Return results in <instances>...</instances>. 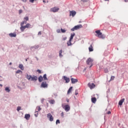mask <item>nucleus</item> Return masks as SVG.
<instances>
[{
	"label": "nucleus",
	"mask_w": 128,
	"mask_h": 128,
	"mask_svg": "<svg viewBox=\"0 0 128 128\" xmlns=\"http://www.w3.org/2000/svg\"><path fill=\"white\" fill-rule=\"evenodd\" d=\"M24 20H24L20 24L21 26L20 28V29L22 30V32L24 31V30L26 28H32V25L30 24H29V23L26 24V22L28 21V20H29L28 17L25 16L24 18ZM24 24H26V26H24Z\"/></svg>",
	"instance_id": "f257e3e1"
},
{
	"label": "nucleus",
	"mask_w": 128,
	"mask_h": 128,
	"mask_svg": "<svg viewBox=\"0 0 128 128\" xmlns=\"http://www.w3.org/2000/svg\"><path fill=\"white\" fill-rule=\"evenodd\" d=\"M27 79H28L29 80H31V81H36L38 80V77L37 76H34V75L32 77V76H30V75H27V77H26Z\"/></svg>",
	"instance_id": "f03ea898"
},
{
	"label": "nucleus",
	"mask_w": 128,
	"mask_h": 128,
	"mask_svg": "<svg viewBox=\"0 0 128 128\" xmlns=\"http://www.w3.org/2000/svg\"><path fill=\"white\" fill-rule=\"evenodd\" d=\"M96 32L97 34V36L99 38H104L105 36L104 34H102V33L100 32V30H97L96 31Z\"/></svg>",
	"instance_id": "7ed1b4c3"
},
{
	"label": "nucleus",
	"mask_w": 128,
	"mask_h": 128,
	"mask_svg": "<svg viewBox=\"0 0 128 128\" xmlns=\"http://www.w3.org/2000/svg\"><path fill=\"white\" fill-rule=\"evenodd\" d=\"M82 28V24H78L77 26H74L73 28H71L72 32H74L75 30H80Z\"/></svg>",
	"instance_id": "20e7f679"
},
{
	"label": "nucleus",
	"mask_w": 128,
	"mask_h": 128,
	"mask_svg": "<svg viewBox=\"0 0 128 128\" xmlns=\"http://www.w3.org/2000/svg\"><path fill=\"white\" fill-rule=\"evenodd\" d=\"M93 62H94V60L91 58H89L86 60L87 64L90 65V68H92V66H93V64H92Z\"/></svg>",
	"instance_id": "39448f33"
},
{
	"label": "nucleus",
	"mask_w": 128,
	"mask_h": 128,
	"mask_svg": "<svg viewBox=\"0 0 128 128\" xmlns=\"http://www.w3.org/2000/svg\"><path fill=\"white\" fill-rule=\"evenodd\" d=\"M62 107L66 112H68L70 109V106H69L68 105H65L64 106V104H62Z\"/></svg>",
	"instance_id": "423d86ee"
},
{
	"label": "nucleus",
	"mask_w": 128,
	"mask_h": 128,
	"mask_svg": "<svg viewBox=\"0 0 128 128\" xmlns=\"http://www.w3.org/2000/svg\"><path fill=\"white\" fill-rule=\"evenodd\" d=\"M60 8H58L54 6L50 9V12H58Z\"/></svg>",
	"instance_id": "0eeeda50"
},
{
	"label": "nucleus",
	"mask_w": 128,
	"mask_h": 128,
	"mask_svg": "<svg viewBox=\"0 0 128 128\" xmlns=\"http://www.w3.org/2000/svg\"><path fill=\"white\" fill-rule=\"evenodd\" d=\"M76 14V12L75 10H70V16H72V18H74Z\"/></svg>",
	"instance_id": "6e6552de"
},
{
	"label": "nucleus",
	"mask_w": 128,
	"mask_h": 128,
	"mask_svg": "<svg viewBox=\"0 0 128 128\" xmlns=\"http://www.w3.org/2000/svg\"><path fill=\"white\" fill-rule=\"evenodd\" d=\"M48 86V84H47L46 82H42V83L41 88H46Z\"/></svg>",
	"instance_id": "1a4fd4ad"
},
{
	"label": "nucleus",
	"mask_w": 128,
	"mask_h": 128,
	"mask_svg": "<svg viewBox=\"0 0 128 128\" xmlns=\"http://www.w3.org/2000/svg\"><path fill=\"white\" fill-rule=\"evenodd\" d=\"M88 86L90 89H92L95 88L96 85L94 83H89Z\"/></svg>",
	"instance_id": "9d476101"
},
{
	"label": "nucleus",
	"mask_w": 128,
	"mask_h": 128,
	"mask_svg": "<svg viewBox=\"0 0 128 128\" xmlns=\"http://www.w3.org/2000/svg\"><path fill=\"white\" fill-rule=\"evenodd\" d=\"M63 79L66 81V83L68 84L70 82V80L66 76H64Z\"/></svg>",
	"instance_id": "9b49d317"
},
{
	"label": "nucleus",
	"mask_w": 128,
	"mask_h": 128,
	"mask_svg": "<svg viewBox=\"0 0 128 128\" xmlns=\"http://www.w3.org/2000/svg\"><path fill=\"white\" fill-rule=\"evenodd\" d=\"M48 118H49L50 122H52L54 120V118L50 114H48Z\"/></svg>",
	"instance_id": "f8f14e48"
},
{
	"label": "nucleus",
	"mask_w": 128,
	"mask_h": 128,
	"mask_svg": "<svg viewBox=\"0 0 128 128\" xmlns=\"http://www.w3.org/2000/svg\"><path fill=\"white\" fill-rule=\"evenodd\" d=\"M93 47H94V44L92 43L90 44V46L88 48L90 52H92L94 51V48Z\"/></svg>",
	"instance_id": "ddd939ff"
},
{
	"label": "nucleus",
	"mask_w": 128,
	"mask_h": 128,
	"mask_svg": "<svg viewBox=\"0 0 128 128\" xmlns=\"http://www.w3.org/2000/svg\"><path fill=\"white\" fill-rule=\"evenodd\" d=\"M72 84H74L78 82V79H74V78H71Z\"/></svg>",
	"instance_id": "4468645a"
},
{
	"label": "nucleus",
	"mask_w": 128,
	"mask_h": 128,
	"mask_svg": "<svg viewBox=\"0 0 128 128\" xmlns=\"http://www.w3.org/2000/svg\"><path fill=\"white\" fill-rule=\"evenodd\" d=\"M9 36L11 38H16V34L15 32L9 34Z\"/></svg>",
	"instance_id": "2eb2a0df"
},
{
	"label": "nucleus",
	"mask_w": 128,
	"mask_h": 128,
	"mask_svg": "<svg viewBox=\"0 0 128 128\" xmlns=\"http://www.w3.org/2000/svg\"><path fill=\"white\" fill-rule=\"evenodd\" d=\"M125 99L124 98H123L122 99H121L120 101H119V103L118 104L119 106H122L123 102H124Z\"/></svg>",
	"instance_id": "dca6fc26"
},
{
	"label": "nucleus",
	"mask_w": 128,
	"mask_h": 128,
	"mask_svg": "<svg viewBox=\"0 0 128 128\" xmlns=\"http://www.w3.org/2000/svg\"><path fill=\"white\" fill-rule=\"evenodd\" d=\"M30 118V116L29 114H26L25 115L24 118L26 120H29Z\"/></svg>",
	"instance_id": "f3484780"
},
{
	"label": "nucleus",
	"mask_w": 128,
	"mask_h": 128,
	"mask_svg": "<svg viewBox=\"0 0 128 128\" xmlns=\"http://www.w3.org/2000/svg\"><path fill=\"white\" fill-rule=\"evenodd\" d=\"M18 68L21 69V70H24V66L22 64H20Z\"/></svg>",
	"instance_id": "a211bd4d"
},
{
	"label": "nucleus",
	"mask_w": 128,
	"mask_h": 128,
	"mask_svg": "<svg viewBox=\"0 0 128 128\" xmlns=\"http://www.w3.org/2000/svg\"><path fill=\"white\" fill-rule=\"evenodd\" d=\"M92 102L94 104H96V99L95 97H94L93 98H92Z\"/></svg>",
	"instance_id": "6ab92c4d"
},
{
	"label": "nucleus",
	"mask_w": 128,
	"mask_h": 128,
	"mask_svg": "<svg viewBox=\"0 0 128 128\" xmlns=\"http://www.w3.org/2000/svg\"><path fill=\"white\" fill-rule=\"evenodd\" d=\"M74 36H75V34L74 33L72 34L71 36H70V40H73V38Z\"/></svg>",
	"instance_id": "aec40b11"
},
{
	"label": "nucleus",
	"mask_w": 128,
	"mask_h": 128,
	"mask_svg": "<svg viewBox=\"0 0 128 128\" xmlns=\"http://www.w3.org/2000/svg\"><path fill=\"white\" fill-rule=\"evenodd\" d=\"M72 40H70L67 42L68 46H70L72 45V43L71 42Z\"/></svg>",
	"instance_id": "412c9836"
},
{
	"label": "nucleus",
	"mask_w": 128,
	"mask_h": 128,
	"mask_svg": "<svg viewBox=\"0 0 128 128\" xmlns=\"http://www.w3.org/2000/svg\"><path fill=\"white\" fill-rule=\"evenodd\" d=\"M72 87H70L68 92V94H70L72 92Z\"/></svg>",
	"instance_id": "4be33fe9"
},
{
	"label": "nucleus",
	"mask_w": 128,
	"mask_h": 128,
	"mask_svg": "<svg viewBox=\"0 0 128 128\" xmlns=\"http://www.w3.org/2000/svg\"><path fill=\"white\" fill-rule=\"evenodd\" d=\"M41 110V108L40 107V106H38L36 108V112H40Z\"/></svg>",
	"instance_id": "5701e85b"
},
{
	"label": "nucleus",
	"mask_w": 128,
	"mask_h": 128,
	"mask_svg": "<svg viewBox=\"0 0 128 128\" xmlns=\"http://www.w3.org/2000/svg\"><path fill=\"white\" fill-rule=\"evenodd\" d=\"M42 78H44V80H48V78H46V74H44V75Z\"/></svg>",
	"instance_id": "b1692460"
},
{
	"label": "nucleus",
	"mask_w": 128,
	"mask_h": 128,
	"mask_svg": "<svg viewBox=\"0 0 128 128\" xmlns=\"http://www.w3.org/2000/svg\"><path fill=\"white\" fill-rule=\"evenodd\" d=\"M43 80V77H42V76H40V77L38 78V81L40 82H42Z\"/></svg>",
	"instance_id": "393cba45"
},
{
	"label": "nucleus",
	"mask_w": 128,
	"mask_h": 128,
	"mask_svg": "<svg viewBox=\"0 0 128 128\" xmlns=\"http://www.w3.org/2000/svg\"><path fill=\"white\" fill-rule=\"evenodd\" d=\"M5 90L7 92H10V89H9L8 87H6L5 88Z\"/></svg>",
	"instance_id": "a878e982"
},
{
	"label": "nucleus",
	"mask_w": 128,
	"mask_h": 128,
	"mask_svg": "<svg viewBox=\"0 0 128 128\" xmlns=\"http://www.w3.org/2000/svg\"><path fill=\"white\" fill-rule=\"evenodd\" d=\"M49 102H50V104H54L55 101H54V100H50Z\"/></svg>",
	"instance_id": "bb28decb"
},
{
	"label": "nucleus",
	"mask_w": 128,
	"mask_h": 128,
	"mask_svg": "<svg viewBox=\"0 0 128 128\" xmlns=\"http://www.w3.org/2000/svg\"><path fill=\"white\" fill-rule=\"evenodd\" d=\"M61 31H62V33H65L66 32V30H64V29H63V28H61Z\"/></svg>",
	"instance_id": "cd10ccee"
},
{
	"label": "nucleus",
	"mask_w": 128,
	"mask_h": 128,
	"mask_svg": "<svg viewBox=\"0 0 128 128\" xmlns=\"http://www.w3.org/2000/svg\"><path fill=\"white\" fill-rule=\"evenodd\" d=\"M115 78L114 76H112L110 81L114 80Z\"/></svg>",
	"instance_id": "c85d7f7f"
},
{
	"label": "nucleus",
	"mask_w": 128,
	"mask_h": 128,
	"mask_svg": "<svg viewBox=\"0 0 128 128\" xmlns=\"http://www.w3.org/2000/svg\"><path fill=\"white\" fill-rule=\"evenodd\" d=\"M66 39H67V37L66 36H64V37L62 38V40L63 41H65L66 40Z\"/></svg>",
	"instance_id": "c756f323"
},
{
	"label": "nucleus",
	"mask_w": 128,
	"mask_h": 128,
	"mask_svg": "<svg viewBox=\"0 0 128 128\" xmlns=\"http://www.w3.org/2000/svg\"><path fill=\"white\" fill-rule=\"evenodd\" d=\"M62 50H60V57H62Z\"/></svg>",
	"instance_id": "7c9ffc66"
},
{
	"label": "nucleus",
	"mask_w": 128,
	"mask_h": 128,
	"mask_svg": "<svg viewBox=\"0 0 128 128\" xmlns=\"http://www.w3.org/2000/svg\"><path fill=\"white\" fill-rule=\"evenodd\" d=\"M20 110H21V107H20V106H18L17 108L18 112H19Z\"/></svg>",
	"instance_id": "2f4dec72"
},
{
	"label": "nucleus",
	"mask_w": 128,
	"mask_h": 128,
	"mask_svg": "<svg viewBox=\"0 0 128 128\" xmlns=\"http://www.w3.org/2000/svg\"><path fill=\"white\" fill-rule=\"evenodd\" d=\"M20 72H22V71L21 70H18V71L16 72V74H20Z\"/></svg>",
	"instance_id": "473e14b6"
},
{
	"label": "nucleus",
	"mask_w": 128,
	"mask_h": 128,
	"mask_svg": "<svg viewBox=\"0 0 128 128\" xmlns=\"http://www.w3.org/2000/svg\"><path fill=\"white\" fill-rule=\"evenodd\" d=\"M36 0H30V3H34V1H36Z\"/></svg>",
	"instance_id": "72a5a7b5"
},
{
	"label": "nucleus",
	"mask_w": 128,
	"mask_h": 128,
	"mask_svg": "<svg viewBox=\"0 0 128 128\" xmlns=\"http://www.w3.org/2000/svg\"><path fill=\"white\" fill-rule=\"evenodd\" d=\"M81 1L83 2H88V0H81Z\"/></svg>",
	"instance_id": "f704fd0d"
},
{
	"label": "nucleus",
	"mask_w": 128,
	"mask_h": 128,
	"mask_svg": "<svg viewBox=\"0 0 128 128\" xmlns=\"http://www.w3.org/2000/svg\"><path fill=\"white\" fill-rule=\"evenodd\" d=\"M104 72L108 73V69H104Z\"/></svg>",
	"instance_id": "c9c22d12"
},
{
	"label": "nucleus",
	"mask_w": 128,
	"mask_h": 128,
	"mask_svg": "<svg viewBox=\"0 0 128 128\" xmlns=\"http://www.w3.org/2000/svg\"><path fill=\"white\" fill-rule=\"evenodd\" d=\"M56 124H60V120H56Z\"/></svg>",
	"instance_id": "e433bc0d"
},
{
	"label": "nucleus",
	"mask_w": 128,
	"mask_h": 128,
	"mask_svg": "<svg viewBox=\"0 0 128 128\" xmlns=\"http://www.w3.org/2000/svg\"><path fill=\"white\" fill-rule=\"evenodd\" d=\"M22 10H19L20 14H22Z\"/></svg>",
	"instance_id": "4c0bfd02"
},
{
	"label": "nucleus",
	"mask_w": 128,
	"mask_h": 128,
	"mask_svg": "<svg viewBox=\"0 0 128 128\" xmlns=\"http://www.w3.org/2000/svg\"><path fill=\"white\" fill-rule=\"evenodd\" d=\"M42 34V32L40 31L38 33V35H41Z\"/></svg>",
	"instance_id": "58836bf2"
},
{
	"label": "nucleus",
	"mask_w": 128,
	"mask_h": 128,
	"mask_svg": "<svg viewBox=\"0 0 128 128\" xmlns=\"http://www.w3.org/2000/svg\"><path fill=\"white\" fill-rule=\"evenodd\" d=\"M37 72H38L39 74H41V71H40V70H37Z\"/></svg>",
	"instance_id": "ea45409f"
},
{
	"label": "nucleus",
	"mask_w": 128,
	"mask_h": 128,
	"mask_svg": "<svg viewBox=\"0 0 128 128\" xmlns=\"http://www.w3.org/2000/svg\"><path fill=\"white\" fill-rule=\"evenodd\" d=\"M39 48L38 46H35V48Z\"/></svg>",
	"instance_id": "a19ab883"
},
{
	"label": "nucleus",
	"mask_w": 128,
	"mask_h": 128,
	"mask_svg": "<svg viewBox=\"0 0 128 128\" xmlns=\"http://www.w3.org/2000/svg\"><path fill=\"white\" fill-rule=\"evenodd\" d=\"M78 94V93L77 91H76L75 95L77 96Z\"/></svg>",
	"instance_id": "79ce46f5"
},
{
	"label": "nucleus",
	"mask_w": 128,
	"mask_h": 128,
	"mask_svg": "<svg viewBox=\"0 0 128 128\" xmlns=\"http://www.w3.org/2000/svg\"><path fill=\"white\" fill-rule=\"evenodd\" d=\"M108 114H111V112L110 111L108 112L107 113Z\"/></svg>",
	"instance_id": "37998d69"
},
{
	"label": "nucleus",
	"mask_w": 128,
	"mask_h": 128,
	"mask_svg": "<svg viewBox=\"0 0 128 128\" xmlns=\"http://www.w3.org/2000/svg\"><path fill=\"white\" fill-rule=\"evenodd\" d=\"M61 116L64 118V112H62V113L61 114Z\"/></svg>",
	"instance_id": "c03bdc74"
},
{
	"label": "nucleus",
	"mask_w": 128,
	"mask_h": 128,
	"mask_svg": "<svg viewBox=\"0 0 128 128\" xmlns=\"http://www.w3.org/2000/svg\"><path fill=\"white\" fill-rule=\"evenodd\" d=\"M22 1L23 2H26V0H22Z\"/></svg>",
	"instance_id": "a18cd8bd"
},
{
	"label": "nucleus",
	"mask_w": 128,
	"mask_h": 128,
	"mask_svg": "<svg viewBox=\"0 0 128 128\" xmlns=\"http://www.w3.org/2000/svg\"><path fill=\"white\" fill-rule=\"evenodd\" d=\"M124 2H128V0H124Z\"/></svg>",
	"instance_id": "49530a36"
},
{
	"label": "nucleus",
	"mask_w": 128,
	"mask_h": 128,
	"mask_svg": "<svg viewBox=\"0 0 128 128\" xmlns=\"http://www.w3.org/2000/svg\"><path fill=\"white\" fill-rule=\"evenodd\" d=\"M44 3H46V1L44 0H43Z\"/></svg>",
	"instance_id": "de8ad7c7"
},
{
	"label": "nucleus",
	"mask_w": 128,
	"mask_h": 128,
	"mask_svg": "<svg viewBox=\"0 0 128 128\" xmlns=\"http://www.w3.org/2000/svg\"><path fill=\"white\" fill-rule=\"evenodd\" d=\"M12 63L10 62V65H12Z\"/></svg>",
	"instance_id": "09e8293b"
},
{
	"label": "nucleus",
	"mask_w": 128,
	"mask_h": 128,
	"mask_svg": "<svg viewBox=\"0 0 128 128\" xmlns=\"http://www.w3.org/2000/svg\"><path fill=\"white\" fill-rule=\"evenodd\" d=\"M106 2L109 1V0H104Z\"/></svg>",
	"instance_id": "8fccbe9b"
},
{
	"label": "nucleus",
	"mask_w": 128,
	"mask_h": 128,
	"mask_svg": "<svg viewBox=\"0 0 128 128\" xmlns=\"http://www.w3.org/2000/svg\"><path fill=\"white\" fill-rule=\"evenodd\" d=\"M35 116H36V117L38 116L37 114H35Z\"/></svg>",
	"instance_id": "3c124183"
},
{
	"label": "nucleus",
	"mask_w": 128,
	"mask_h": 128,
	"mask_svg": "<svg viewBox=\"0 0 128 128\" xmlns=\"http://www.w3.org/2000/svg\"><path fill=\"white\" fill-rule=\"evenodd\" d=\"M0 86H2V84H0Z\"/></svg>",
	"instance_id": "603ef678"
},
{
	"label": "nucleus",
	"mask_w": 128,
	"mask_h": 128,
	"mask_svg": "<svg viewBox=\"0 0 128 128\" xmlns=\"http://www.w3.org/2000/svg\"><path fill=\"white\" fill-rule=\"evenodd\" d=\"M67 102H69V100H67Z\"/></svg>",
	"instance_id": "864d4df0"
},
{
	"label": "nucleus",
	"mask_w": 128,
	"mask_h": 128,
	"mask_svg": "<svg viewBox=\"0 0 128 128\" xmlns=\"http://www.w3.org/2000/svg\"><path fill=\"white\" fill-rule=\"evenodd\" d=\"M47 2L48 3V1H47Z\"/></svg>",
	"instance_id": "5fc2aeb1"
},
{
	"label": "nucleus",
	"mask_w": 128,
	"mask_h": 128,
	"mask_svg": "<svg viewBox=\"0 0 128 128\" xmlns=\"http://www.w3.org/2000/svg\"><path fill=\"white\" fill-rule=\"evenodd\" d=\"M60 32V31L58 32V33Z\"/></svg>",
	"instance_id": "6e6d98bb"
},
{
	"label": "nucleus",
	"mask_w": 128,
	"mask_h": 128,
	"mask_svg": "<svg viewBox=\"0 0 128 128\" xmlns=\"http://www.w3.org/2000/svg\"><path fill=\"white\" fill-rule=\"evenodd\" d=\"M60 32V31L58 32V33Z\"/></svg>",
	"instance_id": "4d7b16f0"
}]
</instances>
